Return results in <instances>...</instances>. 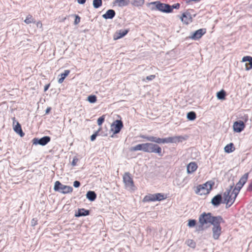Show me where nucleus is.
<instances>
[{
	"label": "nucleus",
	"instance_id": "6e6d98bb",
	"mask_svg": "<svg viewBox=\"0 0 252 252\" xmlns=\"http://www.w3.org/2000/svg\"><path fill=\"white\" fill-rule=\"evenodd\" d=\"M246 64H248V66H250V64H249V63H246Z\"/></svg>",
	"mask_w": 252,
	"mask_h": 252
},
{
	"label": "nucleus",
	"instance_id": "20e7f679",
	"mask_svg": "<svg viewBox=\"0 0 252 252\" xmlns=\"http://www.w3.org/2000/svg\"><path fill=\"white\" fill-rule=\"evenodd\" d=\"M224 220L222 218L217 222L212 224V237L214 240H219L222 233V228L220 226L221 223H224Z\"/></svg>",
	"mask_w": 252,
	"mask_h": 252
},
{
	"label": "nucleus",
	"instance_id": "0eeeda50",
	"mask_svg": "<svg viewBox=\"0 0 252 252\" xmlns=\"http://www.w3.org/2000/svg\"><path fill=\"white\" fill-rule=\"evenodd\" d=\"M234 184L233 185H230L229 186V189H227L226 191L223 193V197H224V202L223 203H225L226 204V208L230 207L233 203L234 202L235 200H234V197H232L231 194H230V192L231 190L233 187Z\"/></svg>",
	"mask_w": 252,
	"mask_h": 252
},
{
	"label": "nucleus",
	"instance_id": "473e14b6",
	"mask_svg": "<svg viewBox=\"0 0 252 252\" xmlns=\"http://www.w3.org/2000/svg\"><path fill=\"white\" fill-rule=\"evenodd\" d=\"M87 100L91 103H94L96 102L97 101V97L95 95H90L88 96L87 98Z\"/></svg>",
	"mask_w": 252,
	"mask_h": 252
},
{
	"label": "nucleus",
	"instance_id": "f257e3e1",
	"mask_svg": "<svg viewBox=\"0 0 252 252\" xmlns=\"http://www.w3.org/2000/svg\"><path fill=\"white\" fill-rule=\"evenodd\" d=\"M140 137L147 141L154 142L155 144H157L182 142L183 141L186 140L187 137V136L185 137L182 135H179L162 138L153 136H147L145 135H141Z\"/></svg>",
	"mask_w": 252,
	"mask_h": 252
},
{
	"label": "nucleus",
	"instance_id": "37998d69",
	"mask_svg": "<svg viewBox=\"0 0 252 252\" xmlns=\"http://www.w3.org/2000/svg\"><path fill=\"white\" fill-rule=\"evenodd\" d=\"M79 161V159L77 157H74L71 162V165L73 166H75L77 165V162Z\"/></svg>",
	"mask_w": 252,
	"mask_h": 252
},
{
	"label": "nucleus",
	"instance_id": "8fccbe9b",
	"mask_svg": "<svg viewBox=\"0 0 252 252\" xmlns=\"http://www.w3.org/2000/svg\"><path fill=\"white\" fill-rule=\"evenodd\" d=\"M77 1L80 4H83L86 2V0H77Z\"/></svg>",
	"mask_w": 252,
	"mask_h": 252
},
{
	"label": "nucleus",
	"instance_id": "864d4df0",
	"mask_svg": "<svg viewBox=\"0 0 252 252\" xmlns=\"http://www.w3.org/2000/svg\"><path fill=\"white\" fill-rule=\"evenodd\" d=\"M191 1H194V0H186L187 3H189Z\"/></svg>",
	"mask_w": 252,
	"mask_h": 252
},
{
	"label": "nucleus",
	"instance_id": "aec40b11",
	"mask_svg": "<svg viewBox=\"0 0 252 252\" xmlns=\"http://www.w3.org/2000/svg\"><path fill=\"white\" fill-rule=\"evenodd\" d=\"M198 166L195 162H190L187 167V172L188 174H191L196 170Z\"/></svg>",
	"mask_w": 252,
	"mask_h": 252
},
{
	"label": "nucleus",
	"instance_id": "7ed1b4c3",
	"mask_svg": "<svg viewBox=\"0 0 252 252\" xmlns=\"http://www.w3.org/2000/svg\"><path fill=\"white\" fill-rule=\"evenodd\" d=\"M215 185V182L212 180L208 181L202 185H199L197 186L195 192L196 194L199 195H204L208 194L212 189Z\"/></svg>",
	"mask_w": 252,
	"mask_h": 252
},
{
	"label": "nucleus",
	"instance_id": "412c9836",
	"mask_svg": "<svg viewBox=\"0 0 252 252\" xmlns=\"http://www.w3.org/2000/svg\"><path fill=\"white\" fill-rule=\"evenodd\" d=\"M116 15V12L113 9H109L106 12L102 15V17L105 19H112Z\"/></svg>",
	"mask_w": 252,
	"mask_h": 252
},
{
	"label": "nucleus",
	"instance_id": "09e8293b",
	"mask_svg": "<svg viewBox=\"0 0 252 252\" xmlns=\"http://www.w3.org/2000/svg\"><path fill=\"white\" fill-rule=\"evenodd\" d=\"M31 223L32 226H34L37 224V220L35 219H33L31 221Z\"/></svg>",
	"mask_w": 252,
	"mask_h": 252
},
{
	"label": "nucleus",
	"instance_id": "5fc2aeb1",
	"mask_svg": "<svg viewBox=\"0 0 252 252\" xmlns=\"http://www.w3.org/2000/svg\"><path fill=\"white\" fill-rule=\"evenodd\" d=\"M200 0H194V2H198Z\"/></svg>",
	"mask_w": 252,
	"mask_h": 252
},
{
	"label": "nucleus",
	"instance_id": "6ab92c4d",
	"mask_svg": "<svg viewBox=\"0 0 252 252\" xmlns=\"http://www.w3.org/2000/svg\"><path fill=\"white\" fill-rule=\"evenodd\" d=\"M129 29L119 30L117 31L113 36L114 39L117 40L125 36L129 32Z\"/></svg>",
	"mask_w": 252,
	"mask_h": 252
},
{
	"label": "nucleus",
	"instance_id": "2f4dec72",
	"mask_svg": "<svg viewBox=\"0 0 252 252\" xmlns=\"http://www.w3.org/2000/svg\"><path fill=\"white\" fill-rule=\"evenodd\" d=\"M144 3V0H132V4L135 6H141Z\"/></svg>",
	"mask_w": 252,
	"mask_h": 252
},
{
	"label": "nucleus",
	"instance_id": "423d86ee",
	"mask_svg": "<svg viewBox=\"0 0 252 252\" xmlns=\"http://www.w3.org/2000/svg\"><path fill=\"white\" fill-rule=\"evenodd\" d=\"M54 189L63 194L71 193L73 191V188L68 186L62 184L60 181H57L55 183Z\"/></svg>",
	"mask_w": 252,
	"mask_h": 252
},
{
	"label": "nucleus",
	"instance_id": "ddd939ff",
	"mask_svg": "<svg viewBox=\"0 0 252 252\" xmlns=\"http://www.w3.org/2000/svg\"><path fill=\"white\" fill-rule=\"evenodd\" d=\"M245 127V125L243 121L239 120L234 123L233 128L235 132H241Z\"/></svg>",
	"mask_w": 252,
	"mask_h": 252
},
{
	"label": "nucleus",
	"instance_id": "7c9ffc66",
	"mask_svg": "<svg viewBox=\"0 0 252 252\" xmlns=\"http://www.w3.org/2000/svg\"><path fill=\"white\" fill-rule=\"evenodd\" d=\"M102 4V0H94L93 1V5L94 8H98L100 7Z\"/></svg>",
	"mask_w": 252,
	"mask_h": 252
},
{
	"label": "nucleus",
	"instance_id": "4c0bfd02",
	"mask_svg": "<svg viewBox=\"0 0 252 252\" xmlns=\"http://www.w3.org/2000/svg\"><path fill=\"white\" fill-rule=\"evenodd\" d=\"M104 120H105L104 115H103V116L100 117L97 120V125L99 126H101L102 124H103V123L104 122Z\"/></svg>",
	"mask_w": 252,
	"mask_h": 252
},
{
	"label": "nucleus",
	"instance_id": "9b49d317",
	"mask_svg": "<svg viewBox=\"0 0 252 252\" xmlns=\"http://www.w3.org/2000/svg\"><path fill=\"white\" fill-rule=\"evenodd\" d=\"M51 140V138L48 136H45L41 138H34L32 139L33 144L45 146Z\"/></svg>",
	"mask_w": 252,
	"mask_h": 252
},
{
	"label": "nucleus",
	"instance_id": "a18cd8bd",
	"mask_svg": "<svg viewBox=\"0 0 252 252\" xmlns=\"http://www.w3.org/2000/svg\"><path fill=\"white\" fill-rule=\"evenodd\" d=\"M243 186L244 185H242V184L241 183H240V182H238L236 184V186H235V187L234 189H237L238 190H239L240 191V189H242V188L243 187Z\"/></svg>",
	"mask_w": 252,
	"mask_h": 252
},
{
	"label": "nucleus",
	"instance_id": "a211bd4d",
	"mask_svg": "<svg viewBox=\"0 0 252 252\" xmlns=\"http://www.w3.org/2000/svg\"><path fill=\"white\" fill-rule=\"evenodd\" d=\"M90 214V211L89 210H86L84 208L78 209L77 211L75 212L74 216L77 218L81 217H85Z\"/></svg>",
	"mask_w": 252,
	"mask_h": 252
},
{
	"label": "nucleus",
	"instance_id": "3c124183",
	"mask_svg": "<svg viewBox=\"0 0 252 252\" xmlns=\"http://www.w3.org/2000/svg\"><path fill=\"white\" fill-rule=\"evenodd\" d=\"M51 107H47V108L46 109V111H45V114H48L50 113V112L51 111Z\"/></svg>",
	"mask_w": 252,
	"mask_h": 252
},
{
	"label": "nucleus",
	"instance_id": "f3484780",
	"mask_svg": "<svg viewBox=\"0 0 252 252\" xmlns=\"http://www.w3.org/2000/svg\"><path fill=\"white\" fill-rule=\"evenodd\" d=\"M147 143L139 144L135 146L131 147L130 148V151L134 152L137 151H142L146 153Z\"/></svg>",
	"mask_w": 252,
	"mask_h": 252
},
{
	"label": "nucleus",
	"instance_id": "58836bf2",
	"mask_svg": "<svg viewBox=\"0 0 252 252\" xmlns=\"http://www.w3.org/2000/svg\"><path fill=\"white\" fill-rule=\"evenodd\" d=\"M239 191H240L236 189H233L231 194V195H232V196L234 195V196H233L234 197V200H235L237 196L238 195V194L239 193Z\"/></svg>",
	"mask_w": 252,
	"mask_h": 252
},
{
	"label": "nucleus",
	"instance_id": "9d476101",
	"mask_svg": "<svg viewBox=\"0 0 252 252\" xmlns=\"http://www.w3.org/2000/svg\"><path fill=\"white\" fill-rule=\"evenodd\" d=\"M123 123L121 120H117L115 121L111 126V130L113 131V134L119 133L123 127Z\"/></svg>",
	"mask_w": 252,
	"mask_h": 252
},
{
	"label": "nucleus",
	"instance_id": "603ef678",
	"mask_svg": "<svg viewBox=\"0 0 252 252\" xmlns=\"http://www.w3.org/2000/svg\"><path fill=\"white\" fill-rule=\"evenodd\" d=\"M49 86H50V84L46 85H45L44 86V92H46V91L48 90V89H49Z\"/></svg>",
	"mask_w": 252,
	"mask_h": 252
},
{
	"label": "nucleus",
	"instance_id": "c85d7f7f",
	"mask_svg": "<svg viewBox=\"0 0 252 252\" xmlns=\"http://www.w3.org/2000/svg\"><path fill=\"white\" fill-rule=\"evenodd\" d=\"M154 196H155L154 194L146 195L143 199V201L144 202L155 201V199Z\"/></svg>",
	"mask_w": 252,
	"mask_h": 252
},
{
	"label": "nucleus",
	"instance_id": "1a4fd4ad",
	"mask_svg": "<svg viewBox=\"0 0 252 252\" xmlns=\"http://www.w3.org/2000/svg\"><path fill=\"white\" fill-rule=\"evenodd\" d=\"M123 181L126 188L134 190L135 187L132 178L130 176L129 172L126 173L123 176Z\"/></svg>",
	"mask_w": 252,
	"mask_h": 252
},
{
	"label": "nucleus",
	"instance_id": "79ce46f5",
	"mask_svg": "<svg viewBox=\"0 0 252 252\" xmlns=\"http://www.w3.org/2000/svg\"><path fill=\"white\" fill-rule=\"evenodd\" d=\"M73 16H75V19L74 22V25L78 24L80 22V17L78 15H73Z\"/></svg>",
	"mask_w": 252,
	"mask_h": 252
},
{
	"label": "nucleus",
	"instance_id": "f704fd0d",
	"mask_svg": "<svg viewBox=\"0 0 252 252\" xmlns=\"http://www.w3.org/2000/svg\"><path fill=\"white\" fill-rule=\"evenodd\" d=\"M154 196L155 201H161L165 198L164 195L160 193H155L154 194Z\"/></svg>",
	"mask_w": 252,
	"mask_h": 252
},
{
	"label": "nucleus",
	"instance_id": "49530a36",
	"mask_svg": "<svg viewBox=\"0 0 252 252\" xmlns=\"http://www.w3.org/2000/svg\"><path fill=\"white\" fill-rule=\"evenodd\" d=\"M81 185L80 182L78 181H75L73 182V186L75 188H79Z\"/></svg>",
	"mask_w": 252,
	"mask_h": 252
},
{
	"label": "nucleus",
	"instance_id": "c03bdc74",
	"mask_svg": "<svg viewBox=\"0 0 252 252\" xmlns=\"http://www.w3.org/2000/svg\"><path fill=\"white\" fill-rule=\"evenodd\" d=\"M170 7L172 8V12L173 9H178L180 7V4L179 3H177L172 5H170Z\"/></svg>",
	"mask_w": 252,
	"mask_h": 252
},
{
	"label": "nucleus",
	"instance_id": "de8ad7c7",
	"mask_svg": "<svg viewBox=\"0 0 252 252\" xmlns=\"http://www.w3.org/2000/svg\"><path fill=\"white\" fill-rule=\"evenodd\" d=\"M247 190L249 192H252V180H251V182L250 183Z\"/></svg>",
	"mask_w": 252,
	"mask_h": 252
},
{
	"label": "nucleus",
	"instance_id": "4468645a",
	"mask_svg": "<svg viewBox=\"0 0 252 252\" xmlns=\"http://www.w3.org/2000/svg\"><path fill=\"white\" fill-rule=\"evenodd\" d=\"M181 21L185 24L188 25L192 21V16L189 12L186 11L182 14L180 17Z\"/></svg>",
	"mask_w": 252,
	"mask_h": 252
},
{
	"label": "nucleus",
	"instance_id": "5701e85b",
	"mask_svg": "<svg viewBox=\"0 0 252 252\" xmlns=\"http://www.w3.org/2000/svg\"><path fill=\"white\" fill-rule=\"evenodd\" d=\"M70 72V71L69 70H65L64 71L63 73H61V74L59 75L58 83L59 84L62 83L63 82L65 77L68 75Z\"/></svg>",
	"mask_w": 252,
	"mask_h": 252
},
{
	"label": "nucleus",
	"instance_id": "bb28decb",
	"mask_svg": "<svg viewBox=\"0 0 252 252\" xmlns=\"http://www.w3.org/2000/svg\"><path fill=\"white\" fill-rule=\"evenodd\" d=\"M224 151L227 153H230L235 150L234 145L232 143H230L224 147Z\"/></svg>",
	"mask_w": 252,
	"mask_h": 252
},
{
	"label": "nucleus",
	"instance_id": "393cba45",
	"mask_svg": "<svg viewBox=\"0 0 252 252\" xmlns=\"http://www.w3.org/2000/svg\"><path fill=\"white\" fill-rule=\"evenodd\" d=\"M226 95V93L224 90H221L217 93V98L220 100H224Z\"/></svg>",
	"mask_w": 252,
	"mask_h": 252
},
{
	"label": "nucleus",
	"instance_id": "a19ab883",
	"mask_svg": "<svg viewBox=\"0 0 252 252\" xmlns=\"http://www.w3.org/2000/svg\"><path fill=\"white\" fill-rule=\"evenodd\" d=\"M187 243L190 247L194 248L195 247V243L192 240H188Z\"/></svg>",
	"mask_w": 252,
	"mask_h": 252
},
{
	"label": "nucleus",
	"instance_id": "b1692460",
	"mask_svg": "<svg viewBox=\"0 0 252 252\" xmlns=\"http://www.w3.org/2000/svg\"><path fill=\"white\" fill-rule=\"evenodd\" d=\"M86 198L90 201H94L96 198V194L94 191L89 190L87 192Z\"/></svg>",
	"mask_w": 252,
	"mask_h": 252
},
{
	"label": "nucleus",
	"instance_id": "39448f33",
	"mask_svg": "<svg viewBox=\"0 0 252 252\" xmlns=\"http://www.w3.org/2000/svg\"><path fill=\"white\" fill-rule=\"evenodd\" d=\"M146 148V153L157 154L160 157L163 155L161 148L154 142L147 143Z\"/></svg>",
	"mask_w": 252,
	"mask_h": 252
},
{
	"label": "nucleus",
	"instance_id": "72a5a7b5",
	"mask_svg": "<svg viewBox=\"0 0 252 252\" xmlns=\"http://www.w3.org/2000/svg\"><path fill=\"white\" fill-rule=\"evenodd\" d=\"M25 23L27 24H29L32 23H34L35 21L34 19L32 18V16L31 15H28L26 19L24 21Z\"/></svg>",
	"mask_w": 252,
	"mask_h": 252
},
{
	"label": "nucleus",
	"instance_id": "2eb2a0df",
	"mask_svg": "<svg viewBox=\"0 0 252 252\" xmlns=\"http://www.w3.org/2000/svg\"><path fill=\"white\" fill-rule=\"evenodd\" d=\"M206 32L205 29H200L196 30L190 37L193 40H197L200 38Z\"/></svg>",
	"mask_w": 252,
	"mask_h": 252
},
{
	"label": "nucleus",
	"instance_id": "c756f323",
	"mask_svg": "<svg viewBox=\"0 0 252 252\" xmlns=\"http://www.w3.org/2000/svg\"><path fill=\"white\" fill-rule=\"evenodd\" d=\"M248 176L249 173H246L244 174L240 178L239 182H240V183H241L242 185H244L248 180Z\"/></svg>",
	"mask_w": 252,
	"mask_h": 252
},
{
	"label": "nucleus",
	"instance_id": "f03ea898",
	"mask_svg": "<svg viewBox=\"0 0 252 252\" xmlns=\"http://www.w3.org/2000/svg\"><path fill=\"white\" fill-rule=\"evenodd\" d=\"M222 217L220 216H213L211 213H202L198 218L199 224L196 226V231L199 232L205 230L204 225L210 223L214 224Z\"/></svg>",
	"mask_w": 252,
	"mask_h": 252
},
{
	"label": "nucleus",
	"instance_id": "6e6552de",
	"mask_svg": "<svg viewBox=\"0 0 252 252\" xmlns=\"http://www.w3.org/2000/svg\"><path fill=\"white\" fill-rule=\"evenodd\" d=\"M151 4H155L156 8L161 12L166 13L172 12V8L169 4L161 3L158 1L152 2Z\"/></svg>",
	"mask_w": 252,
	"mask_h": 252
},
{
	"label": "nucleus",
	"instance_id": "e433bc0d",
	"mask_svg": "<svg viewBox=\"0 0 252 252\" xmlns=\"http://www.w3.org/2000/svg\"><path fill=\"white\" fill-rule=\"evenodd\" d=\"M100 130V128L98 129L97 131H96L91 136V141H94L95 140L97 136L98 135L99 132Z\"/></svg>",
	"mask_w": 252,
	"mask_h": 252
},
{
	"label": "nucleus",
	"instance_id": "4be33fe9",
	"mask_svg": "<svg viewBox=\"0 0 252 252\" xmlns=\"http://www.w3.org/2000/svg\"><path fill=\"white\" fill-rule=\"evenodd\" d=\"M243 62H248L249 64H250V66H248V64H245L246 70H249L252 68V57L251 56H245L243 58Z\"/></svg>",
	"mask_w": 252,
	"mask_h": 252
},
{
	"label": "nucleus",
	"instance_id": "f8f14e48",
	"mask_svg": "<svg viewBox=\"0 0 252 252\" xmlns=\"http://www.w3.org/2000/svg\"><path fill=\"white\" fill-rule=\"evenodd\" d=\"M13 130L19 134L20 137H23L25 135V133L23 131L20 124L16 121L15 117L12 118Z\"/></svg>",
	"mask_w": 252,
	"mask_h": 252
},
{
	"label": "nucleus",
	"instance_id": "c9c22d12",
	"mask_svg": "<svg viewBox=\"0 0 252 252\" xmlns=\"http://www.w3.org/2000/svg\"><path fill=\"white\" fill-rule=\"evenodd\" d=\"M188 226L189 227L196 226V220L194 219H190L188 220Z\"/></svg>",
	"mask_w": 252,
	"mask_h": 252
},
{
	"label": "nucleus",
	"instance_id": "ea45409f",
	"mask_svg": "<svg viewBox=\"0 0 252 252\" xmlns=\"http://www.w3.org/2000/svg\"><path fill=\"white\" fill-rule=\"evenodd\" d=\"M155 77H156V75H150L149 76H147L145 79H143V81H152L153 79H154L155 78Z\"/></svg>",
	"mask_w": 252,
	"mask_h": 252
},
{
	"label": "nucleus",
	"instance_id": "a878e982",
	"mask_svg": "<svg viewBox=\"0 0 252 252\" xmlns=\"http://www.w3.org/2000/svg\"><path fill=\"white\" fill-rule=\"evenodd\" d=\"M115 2L118 3L119 7H123L128 5L130 1L129 0H116Z\"/></svg>",
	"mask_w": 252,
	"mask_h": 252
},
{
	"label": "nucleus",
	"instance_id": "cd10ccee",
	"mask_svg": "<svg viewBox=\"0 0 252 252\" xmlns=\"http://www.w3.org/2000/svg\"><path fill=\"white\" fill-rule=\"evenodd\" d=\"M187 118L189 120L194 121L196 118V114L194 111H190L187 113Z\"/></svg>",
	"mask_w": 252,
	"mask_h": 252
},
{
	"label": "nucleus",
	"instance_id": "dca6fc26",
	"mask_svg": "<svg viewBox=\"0 0 252 252\" xmlns=\"http://www.w3.org/2000/svg\"><path fill=\"white\" fill-rule=\"evenodd\" d=\"M223 203L221 194L215 195L211 200V203L215 207H218L220 204Z\"/></svg>",
	"mask_w": 252,
	"mask_h": 252
}]
</instances>
